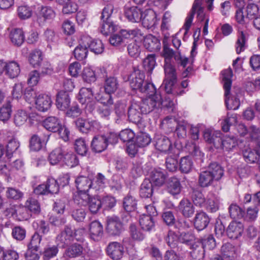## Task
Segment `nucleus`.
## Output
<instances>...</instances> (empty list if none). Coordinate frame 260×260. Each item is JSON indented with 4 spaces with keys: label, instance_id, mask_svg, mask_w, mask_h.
Masks as SVG:
<instances>
[{
    "label": "nucleus",
    "instance_id": "nucleus-41",
    "mask_svg": "<svg viewBox=\"0 0 260 260\" xmlns=\"http://www.w3.org/2000/svg\"><path fill=\"white\" fill-rule=\"evenodd\" d=\"M191 197L195 206L202 207L205 205L206 199L201 191L198 189H193Z\"/></svg>",
    "mask_w": 260,
    "mask_h": 260
},
{
    "label": "nucleus",
    "instance_id": "nucleus-21",
    "mask_svg": "<svg viewBox=\"0 0 260 260\" xmlns=\"http://www.w3.org/2000/svg\"><path fill=\"white\" fill-rule=\"evenodd\" d=\"M210 219L208 215L204 212L196 214L194 219V225L198 231L205 229L209 224Z\"/></svg>",
    "mask_w": 260,
    "mask_h": 260
},
{
    "label": "nucleus",
    "instance_id": "nucleus-14",
    "mask_svg": "<svg viewBox=\"0 0 260 260\" xmlns=\"http://www.w3.org/2000/svg\"><path fill=\"white\" fill-rule=\"evenodd\" d=\"M243 225L240 222L232 221L226 229L228 236L231 239H237L241 236L243 232Z\"/></svg>",
    "mask_w": 260,
    "mask_h": 260
},
{
    "label": "nucleus",
    "instance_id": "nucleus-35",
    "mask_svg": "<svg viewBox=\"0 0 260 260\" xmlns=\"http://www.w3.org/2000/svg\"><path fill=\"white\" fill-rule=\"evenodd\" d=\"M225 103L228 109L236 110L240 106V101L236 96L232 95L230 93V90H228V93L226 94V91H224Z\"/></svg>",
    "mask_w": 260,
    "mask_h": 260
},
{
    "label": "nucleus",
    "instance_id": "nucleus-64",
    "mask_svg": "<svg viewBox=\"0 0 260 260\" xmlns=\"http://www.w3.org/2000/svg\"><path fill=\"white\" fill-rule=\"evenodd\" d=\"M82 77L84 81L89 83L94 82L96 80L95 71L88 67L84 69Z\"/></svg>",
    "mask_w": 260,
    "mask_h": 260
},
{
    "label": "nucleus",
    "instance_id": "nucleus-1",
    "mask_svg": "<svg viewBox=\"0 0 260 260\" xmlns=\"http://www.w3.org/2000/svg\"><path fill=\"white\" fill-rule=\"evenodd\" d=\"M88 48L95 54L102 53L104 49V45L101 40H93L89 36H83L79 44L74 49L75 57L79 60L85 59L88 54Z\"/></svg>",
    "mask_w": 260,
    "mask_h": 260
},
{
    "label": "nucleus",
    "instance_id": "nucleus-37",
    "mask_svg": "<svg viewBox=\"0 0 260 260\" xmlns=\"http://www.w3.org/2000/svg\"><path fill=\"white\" fill-rule=\"evenodd\" d=\"M93 96L91 88L83 87L79 91L78 100L82 104H88L92 99Z\"/></svg>",
    "mask_w": 260,
    "mask_h": 260
},
{
    "label": "nucleus",
    "instance_id": "nucleus-6",
    "mask_svg": "<svg viewBox=\"0 0 260 260\" xmlns=\"http://www.w3.org/2000/svg\"><path fill=\"white\" fill-rule=\"evenodd\" d=\"M106 251L107 254L113 260L120 259L124 254V247L117 242H111L107 245Z\"/></svg>",
    "mask_w": 260,
    "mask_h": 260
},
{
    "label": "nucleus",
    "instance_id": "nucleus-10",
    "mask_svg": "<svg viewBox=\"0 0 260 260\" xmlns=\"http://www.w3.org/2000/svg\"><path fill=\"white\" fill-rule=\"evenodd\" d=\"M54 10L50 7H42L37 14V22L40 26L43 25L48 19H51L55 17Z\"/></svg>",
    "mask_w": 260,
    "mask_h": 260
},
{
    "label": "nucleus",
    "instance_id": "nucleus-18",
    "mask_svg": "<svg viewBox=\"0 0 260 260\" xmlns=\"http://www.w3.org/2000/svg\"><path fill=\"white\" fill-rule=\"evenodd\" d=\"M36 108L40 111H47L51 107L52 101L50 96L47 94H39L35 101Z\"/></svg>",
    "mask_w": 260,
    "mask_h": 260
},
{
    "label": "nucleus",
    "instance_id": "nucleus-45",
    "mask_svg": "<svg viewBox=\"0 0 260 260\" xmlns=\"http://www.w3.org/2000/svg\"><path fill=\"white\" fill-rule=\"evenodd\" d=\"M178 154H171L166 158V166L170 172H175L178 168Z\"/></svg>",
    "mask_w": 260,
    "mask_h": 260
},
{
    "label": "nucleus",
    "instance_id": "nucleus-9",
    "mask_svg": "<svg viewBox=\"0 0 260 260\" xmlns=\"http://www.w3.org/2000/svg\"><path fill=\"white\" fill-rule=\"evenodd\" d=\"M75 124L78 129L82 133H87L93 130L95 126L97 125L96 121L84 119L82 118H78L75 121Z\"/></svg>",
    "mask_w": 260,
    "mask_h": 260
},
{
    "label": "nucleus",
    "instance_id": "nucleus-59",
    "mask_svg": "<svg viewBox=\"0 0 260 260\" xmlns=\"http://www.w3.org/2000/svg\"><path fill=\"white\" fill-rule=\"evenodd\" d=\"M178 240L179 239L178 235L172 231H169L165 237L166 243L171 248H175L177 247Z\"/></svg>",
    "mask_w": 260,
    "mask_h": 260
},
{
    "label": "nucleus",
    "instance_id": "nucleus-38",
    "mask_svg": "<svg viewBox=\"0 0 260 260\" xmlns=\"http://www.w3.org/2000/svg\"><path fill=\"white\" fill-rule=\"evenodd\" d=\"M58 252V248L55 245H47L42 252L44 260H49L56 256Z\"/></svg>",
    "mask_w": 260,
    "mask_h": 260
},
{
    "label": "nucleus",
    "instance_id": "nucleus-4",
    "mask_svg": "<svg viewBox=\"0 0 260 260\" xmlns=\"http://www.w3.org/2000/svg\"><path fill=\"white\" fill-rule=\"evenodd\" d=\"M145 75L143 71L137 67H134L133 71L128 77L131 87L133 90L139 91L144 85Z\"/></svg>",
    "mask_w": 260,
    "mask_h": 260
},
{
    "label": "nucleus",
    "instance_id": "nucleus-39",
    "mask_svg": "<svg viewBox=\"0 0 260 260\" xmlns=\"http://www.w3.org/2000/svg\"><path fill=\"white\" fill-rule=\"evenodd\" d=\"M222 76V82L223 83V88L226 91V94L228 93V90H230L232 85V77L233 72L232 69L229 68L223 71L221 73Z\"/></svg>",
    "mask_w": 260,
    "mask_h": 260
},
{
    "label": "nucleus",
    "instance_id": "nucleus-46",
    "mask_svg": "<svg viewBox=\"0 0 260 260\" xmlns=\"http://www.w3.org/2000/svg\"><path fill=\"white\" fill-rule=\"evenodd\" d=\"M243 155L245 161L250 164L256 162L259 157L256 150L250 148L244 149Z\"/></svg>",
    "mask_w": 260,
    "mask_h": 260
},
{
    "label": "nucleus",
    "instance_id": "nucleus-62",
    "mask_svg": "<svg viewBox=\"0 0 260 260\" xmlns=\"http://www.w3.org/2000/svg\"><path fill=\"white\" fill-rule=\"evenodd\" d=\"M229 210L230 216L234 219L241 218L244 214V211L236 204L231 205Z\"/></svg>",
    "mask_w": 260,
    "mask_h": 260
},
{
    "label": "nucleus",
    "instance_id": "nucleus-29",
    "mask_svg": "<svg viewBox=\"0 0 260 260\" xmlns=\"http://www.w3.org/2000/svg\"><path fill=\"white\" fill-rule=\"evenodd\" d=\"M214 181L215 179L207 169L201 171L198 180L199 184L201 187H208L212 184Z\"/></svg>",
    "mask_w": 260,
    "mask_h": 260
},
{
    "label": "nucleus",
    "instance_id": "nucleus-58",
    "mask_svg": "<svg viewBox=\"0 0 260 260\" xmlns=\"http://www.w3.org/2000/svg\"><path fill=\"white\" fill-rule=\"evenodd\" d=\"M207 209L211 212H215L219 209V200L213 194L208 197L206 204Z\"/></svg>",
    "mask_w": 260,
    "mask_h": 260
},
{
    "label": "nucleus",
    "instance_id": "nucleus-31",
    "mask_svg": "<svg viewBox=\"0 0 260 260\" xmlns=\"http://www.w3.org/2000/svg\"><path fill=\"white\" fill-rule=\"evenodd\" d=\"M139 223L142 230L148 232L152 230L155 226L153 217L145 214L140 216Z\"/></svg>",
    "mask_w": 260,
    "mask_h": 260
},
{
    "label": "nucleus",
    "instance_id": "nucleus-3",
    "mask_svg": "<svg viewBox=\"0 0 260 260\" xmlns=\"http://www.w3.org/2000/svg\"><path fill=\"white\" fill-rule=\"evenodd\" d=\"M114 7L111 5H107L103 10L101 19L103 23L101 27V32L104 35H107L115 30V25L111 20Z\"/></svg>",
    "mask_w": 260,
    "mask_h": 260
},
{
    "label": "nucleus",
    "instance_id": "nucleus-15",
    "mask_svg": "<svg viewBox=\"0 0 260 260\" xmlns=\"http://www.w3.org/2000/svg\"><path fill=\"white\" fill-rule=\"evenodd\" d=\"M143 44L144 47L150 52L158 51L161 47L159 40L151 34L144 37Z\"/></svg>",
    "mask_w": 260,
    "mask_h": 260
},
{
    "label": "nucleus",
    "instance_id": "nucleus-47",
    "mask_svg": "<svg viewBox=\"0 0 260 260\" xmlns=\"http://www.w3.org/2000/svg\"><path fill=\"white\" fill-rule=\"evenodd\" d=\"M88 191H78L74 198V202L81 206L87 205L89 200L91 198L88 193Z\"/></svg>",
    "mask_w": 260,
    "mask_h": 260
},
{
    "label": "nucleus",
    "instance_id": "nucleus-25",
    "mask_svg": "<svg viewBox=\"0 0 260 260\" xmlns=\"http://www.w3.org/2000/svg\"><path fill=\"white\" fill-rule=\"evenodd\" d=\"M166 179V175L162 171L154 170L150 173L149 180L153 185L160 186L165 183Z\"/></svg>",
    "mask_w": 260,
    "mask_h": 260
},
{
    "label": "nucleus",
    "instance_id": "nucleus-36",
    "mask_svg": "<svg viewBox=\"0 0 260 260\" xmlns=\"http://www.w3.org/2000/svg\"><path fill=\"white\" fill-rule=\"evenodd\" d=\"M153 193V184L149 179H145L141 185L140 195L141 197H150Z\"/></svg>",
    "mask_w": 260,
    "mask_h": 260
},
{
    "label": "nucleus",
    "instance_id": "nucleus-17",
    "mask_svg": "<svg viewBox=\"0 0 260 260\" xmlns=\"http://www.w3.org/2000/svg\"><path fill=\"white\" fill-rule=\"evenodd\" d=\"M43 126L48 131L56 133L61 128V121L55 116H49L43 121Z\"/></svg>",
    "mask_w": 260,
    "mask_h": 260
},
{
    "label": "nucleus",
    "instance_id": "nucleus-26",
    "mask_svg": "<svg viewBox=\"0 0 260 260\" xmlns=\"http://www.w3.org/2000/svg\"><path fill=\"white\" fill-rule=\"evenodd\" d=\"M56 106L60 110H65L69 108L70 104V98L68 92L60 91L56 97Z\"/></svg>",
    "mask_w": 260,
    "mask_h": 260
},
{
    "label": "nucleus",
    "instance_id": "nucleus-27",
    "mask_svg": "<svg viewBox=\"0 0 260 260\" xmlns=\"http://www.w3.org/2000/svg\"><path fill=\"white\" fill-rule=\"evenodd\" d=\"M57 239L64 244H69L74 240V230L69 225H66L64 230L57 236Z\"/></svg>",
    "mask_w": 260,
    "mask_h": 260
},
{
    "label": "nucleus",
    "instance_id": "nucleus-40",
    "mask_svg": "<svg viewBox=\"0 0 260 260\" xmlns=\"http://www.w3.org/2000/svg\"><path fill=\"white\" fill-rule=\"evenodd\" d=\"M82 252V246L78 244H74L66 250L65 254L67 257L74 258L80 256Z\"/></svg>",
    "mask_w": 260,
    "mask_h": 260
},
{
    "label": "nucleus",
    "instance_id": "nucleus-30",
    "mask_svg": "<svg viewBox=\"0 0 260 260\" xmlns=\"http://www.w3.org/2000/svg\"><path fill=\"white\" fill-rule=\"evenodd\" d=\"M237 248L230 243L224 244L221 247V252L225 258L233 259L237 256Z\"/></svg>",
    "mask_w": 260,
    "mask_h": 260
},
{
    "label": "nucleus",
    "instance_id": "nucleus-56",
    "mask_svg": "<svg viewBox=\"0 0 260 260\" xmlns=\"http://www.w3.org/2000/svg\"><path fill=\"white\" fill-rule=\"evenodd\" d=\"M19 146L20 144L17 140L16 139L10 140L7 145L6 157H7L8 159L11 158L12 154L18 149Z\"/></svg>",
    "mask_w": 260,
    "mask_h": 260
},
{
    "label": "nucleus",
    "instance_id": "nucleus-7",
    "mask_svg": "<svg viewBox=\"0 0 260 260\" xmlns=\"http://www.w3.org/2000/svg\"><path fill=\"white\" fill-rule=\"evenodd\" d=\"M107 222L106 230L111 235H119L123 230L122 224L117 217H108Z\"/></svg>",
    "mask_w": 260,
    "mask_h": 260
},
{
    "label": "nucleus",
    "instance_id": "nucleus-63",
    "mask_svg": "<svg viewBox=\"0 0 260 260\" xmlns=\"http://www.w3.org/2000/svg\"><path fill=\"white\" fill-rule=\"evenodd\" d=\"M42 60V52L40 51L34 50L30 53L29 61L34 67L40 66Z\"/></svg>",
    "mask_w": 260,
    "mask_h": 260
},
{
    "label": "nucleus",
    "instance_id": "nucleus-13",
    "mask_svg": "<svg viewBox=\"0 0 260 260\" xmlns=\"http://www.w3.org/2000/svg\"><path fill=\"white\" fill-rule=\"evenodd\" d=\"M124 15L126 18L132 22H139L143 17L142 10L137 7L125 8Z\"/></svg>",
    "mask_w": 260,
    "mask_h": 260
},
{
    "label": "nucleus",
    "instance_id": "nucleus-2",
    "mask_svg": "<svg viewBox=\"0 0 260 260\" xmlns=\"http://www.w3.org/2000/svg\"><path fill=\"white\" fill-rule=\"evenodd\" d=\"M140 102L141 104L142 111L145 114L162 108V97L159 93L148 95Z\"/></svg>",
    "mask_w": 260,
    "mask_h": 260
},
{
    "label": "nucleus",
    "instance_id": "nucleus-50",
    "mask_svg": "<svg viewBox=\"0 0 260 260\" xmlns=\"http://www.w3.org/2000/svg\"><path fill=\"white\" fill-rule=\"evenodd\" d=\"M193 168V162L189 156L182 157L180 161V170L184 173H188Z\"/></svg>",
    "mask_w": 260,
    "mask_h": 260
},
{
    "label": "nucleus",
    "instance_id": "nucleus-33",
    "mask_svg": "<svg viewBox=\"0 0 260 260\" xmlns=\"http://www.w3.org/2000/svg\"><path fill=\"white\" fill-rule=\"evenodd\" d=\"M119 87L118 81L114 77L106 78L104 82V89L106 93L111 94L115 92Z\"/></svg>",
    "mask_w": 260,
    "mask_h": 260
},
{
    "label": "nucleus",
    "instance_id": "nucleus-44",
    "mask_svg": "<svg viewBox=\"0 0 260 260\" xmlns=\"http://www.w3.org/2000/svg\"><path fill=\"white\" fill-rule=\"evenodd\" d=\"M20 72L19 65L15 61H11L7 64L6 72L11 78L17 77Z\"/></svg>",
    "mask_w": 260,
    "mask_h": 260
},
{
    "label": "nucleus",
    "instance_id": "nucleus-8",
    "mask_svg": "<svg viewBox=\"0 0 260 260\" xmlns=\"http://www.w3.org/2000/svg\"><path fill=\"white\" fill-rule=\"evenodd\" d=\"M144 114L141 108V104L140 102H135L132 103L128 109V117L129 121L138 123L142 119V115Z\"/></svg>",
    "mask_w": 260,
    "mask_h": 260
},
{
    "label": "nucleus",
    "instance_id": "nucleus-12",
    "mask_svg": "<svg viewBox=\"0 0 260 260\" xmlns=\"http://www.w3.org/2000/svg\"><path fill=\"white\" fill-rule=\"evenodd\" d=\"M142 25L144 27L151 28L157 23L156 14L152 9L146 10L143 13L142 18Z\"/></svg>",
    "mask_w": 260,
    "mask_h": 260
},
{
    "label": "nucleus",
    "instance_id": "nucleus-52",
    "mask_svg": "<svg viewBox=\"0 0 260 260\" xmlns=\"http://www.w3.org/2000/svg\"><path fill=\"white\" fill-rule=\"evenodd\" d=\"M204 249L212 250L216 246V243L213 236L211 235L205 236L200 239Z\"/></svg>",
    "mask_w": 260,
    "mask_h": 260
},
{
    "label": "nucleus",
    "instance_id": "nucleus-55",
    "mask_svg": "<svg viewBox=\"0 0 260 260\" xmlns=\"http://www.w3.org/2000/svg\"><path fill=\"white\" fill-rule=\"evenodd\" d=\"M179 241L186 245L190 246V247H192V245H194L196 243L195 237L194 235L190 232H182L180 234L179 237Z\"/></svg>",
    "mask_w": 260,
    "mask_h": 260
},
{
    "label": "nucleus",
    "instance_id": "nucleus-5",
    "mask_svg": "<svg viewBox=\"0 0 260 260\" xmlns=\"http://www.w3.org/2000/svg\"><path fill=\"white\" fill-rule=\"evenodd\" d=\"M162 56L165 58V63L170 62L171 58L174 57L175 60L180 66L185 68L188 62V58L181 55L179 51L175 52L172 49L165 45L162 50Z\"/></svg>",
    "mask_w": 260,
    "mask_h": 260
},
{
    "label": "nucleus",
    "instance_id": "nucleus-53",
    "mask_svg": "<svg viewBox=\"0 0 260 260\" xmlns=\"http://www.w3.org/2000/svg\"><path fill=\"white\" fill-rule=\"evenodd\" d=\"M62 160L65 165L71 168L77 166L78 164V159L76 154L72 152H67L66 150Z\"/></svg>",
    "mask_w": 260,
    "mask_h": 260
},
{
    "label": "nucleus",
    "instance_id": "nucleus-23",
    "mask_svg": "<svg viewBox=\"0 0 260 260\" xmlns=\"http://www.w3.org/2000/svg\"><path fill=\"white\" fill-rule=\"evenodd\" d=\"M192 12H193V16L195 13L197 14V19L199 22H202L205 20L206 22V19L209 18L206 16L204 13V8L203 6V0H195L192 8Z\"/></svg>",
    "mask_w": 260,
    "mask_h": 260
},
{
    "label": "nucleus",
    "instance_id": "nucleus-24",
    "mask_svg": "<svg viewBox=\"0 0 260 260\" xmlns=\"http://www.w3.org/2000/svg\"><path fill=\"white\" fill-rule=\"evenodd\" d=\"M12 44L16 46H20L24 41V34L20 28L13 29L9 35Z\"/></svg>",
    "mask_w": 260,
    "mask_h": 260
},
{
    "label": "nucleus",
    "instance_id": "nucleus-19",
    "mask_svg": "<svg viewBox=\"0 0 260 260\" xmlns=\"http://www.w3.org/2000/svg\"><path fill=\"white\" fill-rule=\"evenodd\" d=\"M178 209L186 218L191 217L194 213V208L191 202L188 199H183L180 202Z\"/></svg>",
    "mask_w": 260,
    "mask_h": 260
},
{
    "label": "nucleus",
    "instance_id": "nucleus-22",
    "mask_svg": "<svg viewBox=\"0 0 260 260\" xmlns=\"http://www.w3.org/2000/svg\"><path fill=\"white\" fill-rule=\"evenodd\" d=\"M65 148L59 147L54 149L48 156V160L52 165H56L63 160Z\"/></svg>",
    "mask_w": 260,
    "mask_h": 260
},
{
    "label": "nucleus",
    "instance_id": "nucleus-61",
    "mask_svg": "<svg viewBox=\"0 0 260 260\" xmlns=\"http://www.w3.org/2000/svg\"><path fill=\"white\" fill-rule=\"evenodd\" d=\"M75 149L79 154L85 155L88 150L85 141L82 138L77 139L75 142Z\"/></svg>",
    "mask_w": 260,
    "mask_h": 260
},
{
    "label": "nucleus",
    "instance_id": "nucleus-54",
    "mask_svg": "<svg viewBox=\"0 0 260 260\" xmlns=\"http://www.w3.org/2000/svg\"><path fill=\"white\" fill-rule=\"evenodd\" d=\"M129 230L130 236L133 240L140 241L144 239L145 235L135 224H131Z\"/></svg>",
    "mask_w": 260,
    "mask_h": 260
},
{
    "label": "nucleus",
    "instance_id": "nucleus-32",
    "mask_svg": "<svg viewBox=\"0 0 260 260\" xmlns=\"http://www.w3.org/2000/svg\"><path fill=\"white\" fill-rule=\"evenodd\" d=\"M75 184L78 191H88L92 187V182L87 177L78 176L75 180Z\"/></svg>",
    "mask_w": 260,
    "mask_h": 260
},
{
    "label": "nucleus",
    "instance_id": "nucleus-48",
    "mask_svg": "<svg viewBox=\"0 0 260 260\" xmlns=\"http://www.w3.org/2000/svg\"><path fill=\"white\" fill-rule=\"evenodd\" d=\"M12 113L11 105L9 101L0 108V120L5 122L9 119Z\"/></svg>",
    "mask_w": 260,
    "mask_h": 260
},
{
    "label": "nucleus",
    "instance_id": "nucleus-43",
    "mask_svg": "<svg viewBox=\"0 0 260 260\" xmlns=\"http://www.w3.org/2000/svg\"><path fill=\"white\" fill-rule=\"evenodd\" d=\"M107 182V179L105 176L102 173H99L92 182V186L96 190H100L106 186Z\"/></svg>",
    "mask_w": 260,
    "mask_h": 260
},
{
    "label": "nucleus",
    "instance_id": "nucleus-42",
    "mask_svg": "<svg viewBox=\"0 0 260 260\" xmlns=\"http://www.w3.org/2000/svg\"><path fill=\"white\" fill-rule=\"evenodd\" d=\"M137 201L136 198L131 195L126 196L123 201V206L124 210L128 212L135 211L137 208Z\"/></svg>",
    "mask_w": 260,
    "mask_h": 260
},
{
    "label": "nucleus",
    "instance_id": "nucleus-20",
    "mask_svg": "<svg viewBox=\"0 0 260 260\" xmlns=\"http://www.w3.org/2000/svg\"><path fill=\"white\" fill-rule=\"evenodd\" d=\"M182 189L179 180L175 177L170 178L167 182V191L173 196L179 194Z\"/></svg>",
    "mask_w": 260,
    "mask_h": 260
},
{
    "label": "nucleus",
    "instance_id": "nucleus-60",
    "mask_svg": "<svg viewBox=\"0 0 260 260\" xmlns=\"http://www.w3.org/2000/svg\"><path fill=\"white\" fill-rule=\"evenodd\" d=\"M87 204L89 211L93 214L96 213L102 206L101 200L95 197H91Z\"/></svg>",
    "mask_w": 260,
    "mask_h": 260
},
{
    "label": "nucleus",
    "instance_id": "nucleus-51",
    "mask_svg": "<svg viewBox=\"0 0 260 260\" xmlns=\"http://www.w3.org/2000/svg\"><path fill=\"white\" fill-rule=\"evenodd\" d=\"M151 140L148 134L141 132L136 137V145L139 147H145L150 144Z\"/></svg>",
    "mask_w": 260,
    "mask_h": 260
},
{
    "label": "nucleus",
    "instance_id": "nucleus-28",
    "mask_svg": "<svg viewBox=\"0 0 260 260\" xmlns=\"http://www.w3.org/2000/svg\"><path fill=\"white\" fill-rule=\"evenodd\" d=\"M105 136H97L94 137L91 142L92 149L95 152H101L107 147Z\"/></svg>",
    "mask_w": 260,
    "mask_h": 260
},
{
    "label": "nucleus",
    "instance_id": "nucleus-49",
    "mask_svg": "<svg viewBox=\"0 0 260 260\" xmlns=\"http://www.w3.org/2000/svg\"><path fill=\"white\" fill-rule=\"evenodd\" d=\"M156 65L155 55L154 54L148 55L143 60V66L145 70L151 73Z\"/></svg>",
    "mask_w": 260,
    "mask_h": 260
},
{
    "label": "nucleus",
    "instance_id": "nucleus-11",
    "mask_svg": "<svg viewBox=\"0 0 260 260\" xmlns=\"http://www.w3.org/2000/svg\"><path fill=\"white\" fill-rule=\"evenodd\" d=\"M89 232L90 238L94 241H99L103 235V225L99 221H93L89 224Z\"/></svg>",
    "mask_w": 260,
    "mask_h": 260
},
{
    "label": "nucleus",
    "instance_id": "nucleus-57",
    "mask_svg": "<svg viewBox=\"0 0 260 260\" xmlns=\"http://www.w3.org/2000/svg\"><path fill=\"white\" fill-rule=\"evenodd\" d=\"M28 118L26 112L23 110H18L14 115V122L16 126H20L23 125Z\"/></svg>",
    "mask_w": 260,
    "mask_h": 260
},
{
    "label": "nucleus",
    "instance_id": "nucleus-34",
    "mask_svg": "<svg viewBox=\"0 0 260 260\" xmlns=\"http://www.w3.org/2000/svg\"><path fill=\"white\" fill-rule=\"evenodd\" d=\"M207 169L210 171L215 181L219 180L224 175L223 168L216 162L211 163Z\"/></svg>",
    "mask_w": 260,
    "mask_h": 260
},
{
    "label": "nucleus",
    "instance_id": "nucleus-16",
    "mask_svg": "<svg viewBox=\"0 0 260 260\" xmlns=\"http://www.w3.org/2000/svg\"><path fill=\"white\" fill-rule=\"evenodd\" d=\"M155 141L156 149L161 152H167L173 148L170 140L166 136H156Z\"/></svg>",
    "mask_w": 260,
    "mask_h": 260
}]
</instances>
